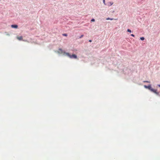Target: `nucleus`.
<instances>
[{
    "label": "nucleus",
    "instance_id": "f257e3e1",
    "mask_svg": "<svg viewBox=\"0 0 160 160\" xmlns=\"http://www.w3.org/2000/svg\"><path fill=\"white\" fill-rule=\"evenodd\" d=\"M66 55L70 58H77V56L74 54H73L72 55H71L69 53H66Z\"/></svg>",
    "mask_w": 160,
    "mask_h": 160
},
{
    "label": "nucleus",
    "instance_id": "f03ea898",
    "mask_svg": "<svg viewBox=\"0 0 160 160\" xmlns=\"http://www.w3.org/2000/svg\"><path fill=\"white\" fill-rule=\"evenodd\" d=\"M151 91L157 95L159 94V92H157V90L156 89H154L152 88Z\"/></svg>",
    "mask_w": 160,
    "mask_h": 160
},
{
    "label": "nucleus",
    "instance_id": "7ed1b4c3",
    "mask_svg": "<svg viewBox=\"0 0 160 160\" xmlns=\"http://www.w3.org/2000/svg\"><path fill=\"white\" fill-rule=\"evenodd\" d=\"M113 3L112 2H108L107 3V5L109 6H110L112 5L113 4Z\"/></svg>",
    "mask_w": 160,
    "mask_h": 160
},
{
    "label": "nucleus",
    "instance_id": "20e7f679",
    "mask_svg": "<svg viewBox=\"0 0 160 160\" xmlns=\"http://www.w3.org/2000/svg\"><path fill=\"white\" fill-rule=\"evenodd\" d=\"M11 27L12 28H17L18 27V26L17 25H12L11 26Z\"/></svg>",
    "mask_w": 160,
    "mask_h": 160
},
{
    "label": "nucleus",
    "instance_id": "39448f33",
    "mask_svg": "<svg viewBox=\"0 0 160 160\" xmlns=\"http://www.w3.org/2000/svg\"><path fill=\"white\" fill-rule=\"evenodd\" d=\"M17 38L19 40H22V36L19 37L18 36L17 37Z\"/></svg>",
    "mask_w": 160,
    "mask_h": 160
},
{
    "label": "nucleus",
    "instance_id": "423d86ee",
    "mask_svg": "<svg viewBox=\"0 0 160 160\" xmlns=\"http://www.w3.org/2000/svg\"><path fill=\"white\" fill-rule=\"evenodd\" d=\"M148 89H149V90H150V91L151 90L152 88V87L151 86V85H149V86H147V88Z\"/></svg>",
    "mask_w": 160,
    "mask_h": 160
},
{
    "label": "nucleus",
    "instance_id": "0eeeda50",
    "mask_svg": "<svg viewBox=\"0 0 160 160\" xmlns=\"http://www.w3.org/2000/svg\"><path fill=\"white\" fill-rule=\"evenodd\" d=\"M106 20H112L113 19V18H107L106 19Z\"/></svg>",
    "mask_w": 160,
    "mask_h": 160
},
{
    "label": "nucleus",
    "instance_id": "6e6552de",
    "mask_svg": "<svg viewBox=\"0 0 160 160\" xmlns=\"http://www.w3.org/2000/svg\"><path fill=\"white\" fill-rule=\"evenodd\" d=\"M143 82H148V83H150V81H143Z\"/></svg>",
    "mask_w": 160,
    "mask_h": 160
},
{
    "label": "nucleus",
    "instance_id": "1a4fd4ad",
    "mask_svg": "<svg viewBox=\"0 0 160 160\" xmlns=\"http://www.w3.org/2000/svg\"><path fill=\"white\" fill-rule=\"evenodd\" d=\"M140 39L142 40H143L144 39V37H141L140 38Z\"/></svg>",
    "mask_w": 160,
    "mask_h": 160
},
{
    "label": "nucleus",
    "instance_id": "9d476101",
    "mask_svg": "<svg viewBox=\"0 0 160 160\" xmlns=\"http://www.w3.org/2000/svg\"><path fill=\"white\" fill-rule=\"evenodd\" d=\"M127 31L128 32H131V31L129 29H128L127 30Z\"/></svg>",
    "mask_w": 160,
    "mask_h": 160
},
{
    "label": "nucleus",
    "instance_id": "9b49d317",
    "mask_svg": "<svg viewBox=\"0 0 160 160\" xmlns=\"http://www.w3.org/2000/svg\"><path fill=\"white\" fill-rule=\"evenodd\" d=\"M62 35L63 36H67V34H65V33L62 34Z\"/></svg>",
    "mask_w": 160,
    "mask_h": 160
},
{
    "label": "nucleus",
    "instance_id": "f8f14e48",
    "mask_svg": "<svg viewBox=\"0 0 160 160\" xmlns=\"http://www.w3.org/2000/svg\"><path fill=\"white\" fill-rule=\"evenodd\" d=\"M103 2L105 5H106L105 2V0H103Z\"/></svg>",
    "mask_w": 160,
    "mask_h": 160
},
{
    "label": "nucleus",
    "instance_id": "ddd939ff",
    "mask_svg": "<svg viewBox=\"0 0 160 160\" xmlns=\"http://www.w3.org/2000/svg\"><path fill=\"white\" fill-rule=\"evenodd\" d=\"M83 35H81L80 37H79V38H82L83 37Z\"/></svg>",
    "mask_w": 160,
    "mask_h": 160
},
{
    "label": "nucleus",
    "instance_id": "4468645a",
    "mask_svg": "<svg viewBox=\"0 0 160 160\" xmlns=\"http://www.w3.org/2000/svg\"><path fill=\"white\" fill-rule=\"evenodd\" d=\"M95 21V20L94 19H92V20H91V21L92 22H94Z\"/></svg>",
    "mask_w": 160,
    "mask_h": 160
},
{
    "label": "nucleus",
    "instance_id": "2eb2a0df",
    "mask_svg": "<svg viewBox=\"0 0 160 160\" xmlns=\"http://www.w3.org/2000/svg\"><path fill=\"white\" fill-rule=\"evenodd\" d=\"M147 86L146 85H144V87L146 88H147Z\"/></svg>",
    "mask_w": 160,
    "mask_h": 160
},
{
    "label": "nucleus",
    "instance_id": "dca6fc26",
    "mask_svg": "<svg viewBox=\"0 0 160 160\" xmlns=\"http://www.w3.org/2000/svg\"><path fill=\"white\" fill-rule=\"evenodd\" d=\"M131 36L133 37H134L135 36L134 35H133V34H131Z\"/></svg>",
    "mask_w": 160,
    "mask_h": 160
},
{
    "label": "nucleus",
    "instance_id": "f3484780",
    "mask_svg": "<svg viewBox=\"0 0 160 160\" xmlns=\"http://www.w3.org/2000/svg\"><path fill=\"white\" fill-rule=\"evenodd\" d=\"M89 42H92V40H89Z\"/></svg>",
    "mask_w": 160,
    "mask_h": 160
},
{
    "label": "nucleus",
    "instance_id": "a211bd4d",
    "mask_svg": "<svg viewBox=\"0 0 160 160\" xmlns=\"http://www.w3.org/2000/svg\"><path fill=\"white\" fill-rule=\"evenodd\" d=\"M158 85L159 87H160V85Z\"/></svg>",
    "mask_w": 160,
    "mask_h": 160
}]
</instances>
